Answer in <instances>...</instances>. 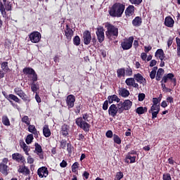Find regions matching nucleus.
<instances>
[{
  "label": "nucleus",
  "mask_w": 180,
  "mask_h": 180,
  "mask_svg": "<svg viewBox=\"0 0 180 180\" xmlns=\"http://www.w3.org/2000/svg\"><path fill=\"white\" fill-rule=\"evenodd\" d=\"M124 9H126L124 4L116 2L111 6L108 11V13L112 18H122Z\"/></svg>",
  "instance_id": "f257e3e1"
},
{
  "label": "nucleus",
  "mask_w": 180,
  "mask_h": 180,
  "mask_svg": "<svg viewBox=\"0 0 180 180\" xmlns=\"http://www.w3.org/2000/svg\"><path fill=\"white\" fill-rule=\"evenodd\" d=\"M88 117H89V115H88V113H85L82 115V117H77L75 120L77 126H78L79 129H82V130H84L85 133H89V129H91V124L86 122H89Z\"/></svg>",
  "instance_id": "f03ea898"
},
{
  "label": "nucleus",
  "mask_w": 180,
  "mask_h": 180,
  "mask_svg": "<svg viewBox=\"0 0 180 180\" xmlns=\"http://www.w3.org/2000/svg\"><path fill=\"white\" fill-rule=\"evenodd\" d=\"M105 27L107 29L105 32V36L109 40H116L117 36H119V28L117 27L110 24V22H106Z\"/></svg>",
  "instance_id": "7ed1b4c3"
},
{
  "label": "nucleus",
  "mask_w": 180,
  "mask_h": 180,
  "mask_svg": "<svg viewBox=\"0 0 180 180\" xmlns=\"http://www.w3.org/2000/svg\"><path fill=\"white\" fill-rule=\"evenodd\" d=\"M117 108H119V114L122 115L124 110H130L131 106H133V102L129 99L124 100V101H120L117 104Z\"/></svg>",
  "instance_id": "20e7f679"
},
{
  "label": "nucleus",
  "mask_w": 180,
  "mask_h": 180,
  "mask_svg": "<svg viewBox=\"0 0 180 180\" xmlns=\"http://www.w3.org/2000/svg\"><path fill=\"white\" fill-rule=\"evenodd\" d=\"M11 11H12V4H11V1H6V3L0 1V12L3 18H6V11L9 12Z\"/></svg>",
  "instance_id": "39448f33"
},
{
  "label": "nucleus",
  "mask_w": 180,
  "mask_h": 180,
  "mask_svg": "<svg viewBox=\"0 0 180 180\" xmlns=\"http://www.w3.org/2000/svg\"><path fill=\"white\" fill-rule=\"evenodd\" d=\"M134 37H129L128 39H124L121 43V47L123 50H130L133 47Z\"/></svg>",
  "instance_id": "423d86ee"
},
{
  "label": "nucleus",
  "mask_w": 180,
  "mask_h": 180,
  "mask_svg": "<svg viewBox=\"0 0 180 180\" xmlns=\"http://www.w3.org/2000/svg\"><path fill=\"white\" fill-rule=\"evenodd\" d=\"M29 39L32 43H39L41 39V34L37 31H34L29 34Z\"/></svg>",
  "instance_id": "0eeeda50"
},
{
  "label": "nucleus",
  "mask_w": 180,
  "mask_h": 180,
  "mask_svg": "<svg viewBox=\"0 0 180 180\" xmlns=\"http://www.w3.org/2000/svg\"><path fill=\"white\" fill-rule=\"evenodd\" d=\"M175 75L174 73H169L167 75H165L161 80L160 82H164V84H167L168 82V79H170L172 82H173L174 86H176V78H174Z\"/></svg>",
  "instance_id": "6e6552de"
},
{
  "label": "nucleus",
  "mask_w": 180,
  "mask_h": 180,
  "mask_svg": "<svg viewBox=\"0 0 180 180\" xmlns=\"http://www.w3.org/2000/svg\"><path fill=\"white\" fill-rule=\"evenodd\" d=\"M12 160L16 161V162H21L23 165L26 164V159L25 156L19 153H15L12 154Z\"/></svg>",
  "instance_id": "1a4fd4ad"
},
{
  "label": "nucleus",
  "mask_w": 180,
  "mask_h": 180,
  "mask_svg": "<svg viewBox=\"0 0 180 180\" xmlns=\"http://www.w3.org/2000/svg\"><path fill=\"white\" fill-rule=\"evenodd\" d=\"M82 39L84 44H85L86 46L91 44V41L92 40V35L91 34V32H89V30H85L83 32Z\"/></svg>",
  "instance_id": "9d476101"
},
{
  "label": "nucleus",
  "mask_w": 180,
  "mask_h": 180,
  "mask_svg": "<svg viewBox=\"0 0 180 180\" xmlns=\"http://www.w3.org/2000/svg\"><path fill=\"white\" fill-rule=\"evenodd\" d=\"M23 74L26 75H32V79L34 81H37V73L32 68H25L22 70Z\"/></svg>",
  "instance_id": "9b49d317"
},
{
  "label": "nucleus",
  "mask_w": 180,
  "mask_h": 180,
  "mask_svg": "<svg viewBox=\"0 0 180 180\" xmlns=\"http://www.w3.org/2000/svg\"><path fill=\"white\" fill-rule=\"evenodd\" d=\"M96 34L98 42L102 43L105 40V30H103V27H99L97 28Z\"/></svg>",
  "instance_id": "f8f14e48"
},
{
  "label": "nucleus",
  "mask_w": 180,
  "mask_h": 180,
  "mask_svg": "<svg viewBox=\"0 0 180 180\" xmlns=\"http://www.w3.org/2000/svg\"><path fill=\"white\" fill-rule=\"evenodd\" d=\"M66 103L68 109H72L75 106V96L70 94L67 96Z\"/></svg>",
  "instance_id": "ddd939ff"
},
{
  "label": "nucleus",
  "mask_w": 180,
  "mask_h": 180,
  "mask_svg": "<svg viewBox=\"0 0 180 180\" xmlns=\"http://www.w3.org/2000/svg\"><path fill=\"white\" fill-rule=\"evenodd\" d=\"M64 32L68 41H71L72 36H74V30H72V28L70 27V25H66V29Z\"/></svg>",
  "instance_id": "4468645a"
},
{
  "label": "nucleus",
  "mask_w": 180,
  "mask_h": 180,
  "mask_svg": "<svg viewBox=\"0 0 180 180\" xmlns=\"http://www.w3.org/2000/svg\"><path fill=\"white\" fill-rule=\"evenodd\" d=\"M14 92L15 94V95H18V96H19L20 98H21V99H22V101H27L28 97L27 95L26 94H25L23 92V90H22V89H20V87H15L14 89Z\"/></svg>",
  "instance_id": "2eb2a0df"
},
{
  "label": "nucleus",
  "mask_w": 180,
  "mask_h": 180,
  "mask_svg": "<svg viewBox=\"0 0 180 180\" xmlns=\"http://www.w3.org/2000/svg\"><path fill=\"white\" fill-rule=\"evenodd\" d=\"M117 113H119V108L115 104H112L108 108V115L112 117H116Z\"/></svg>",
  "instance_id": "dca6fc26"
},
{
  "label": "nucleus",
  "mask_w": 180,
  "mask_h": 180,
  "mask_svg": "<svg viewBox=\"0 0 180 180\" xmlns=\"http://www.w3.org/2000/svg\"><path fill=\"white\" fill-rule=\"evenodd\" d=\"M35 151L37 155L39 156L40 160H44V152L43 151V148H41V146L39 144V143H35Z\"/></svg>",
  "instance_id": "f3484780"
},
{
  "label": "nucleus",
  "mask_w": 180,
  "mask_h": 180,
  "mask_svg": "<svg viewBox=\"0 0 180 180\" xmlns=\"http://www.w3.org/2000/svg\"><path fill=\"white\" fill-rule=\"evenodd\" d=\"M37 174L39 178H47L49 176V169L46 167H41L38 169Z\"/></svg>",
  "instance_id": "a211bd4d"
},
{
  "label": "nucleus",
  "mask_w": 180,
  "mask_h": 180,
  "mask_svg": "<svg viewBox=\"0 0 180 180\" xmlns=\"http://www.w3.org/2000/svg\"><path fill=\"white\" fill-rule=\"evenodd\" d=\"M134 79H135V81H136V82H138L139 84H142V85H146V84H147V80L140 73L135 74L134 75Z\"/></svg>",
  "instance_id": "6ab92c4d"
},
{
  "label": "nucleus",
  "mask_w": 180,
  "mask_h": 180,
  "mask_svg": "<svg viewBox=\"0 0 180 180\" xmlns=\"http://www.w3.org/2000/svg\"><path fill=\"white\" fill-rule=\"evenodd\" d=\"M18 172H19V174H22L23 175H30V169L23 164L22 165L19 166Z\"/></svg>",
  "instance_id": "aec40b11"
},
{
  "label": "nucleus",
  "mask_w": 180,
  "mask_h": 180,
  "mask_svg": "<svg viewBox=\"0 0 180 180\" xmlns=\"http://www.w3.org/2000/svg\"><path fill=\"white\" fill-rule=\"evenodd\" d=\"M134 6L129 5L124 11L126 18H130V16H133V15H134Z\"/></svg>",
  "instance_id": "412c9836"
},
{
  "label": "nucleus",
  "mask_w": 180,
  "mask_h": 180,
  "mask_svg": "<svg viewBox=\"0 0 180 180\" xmlns=\"http://www.w3.org/2000/svg\"><path fill=\"white\" fill-rule=\"evenodd\" d=\"M118 94L120 96H122V98H127L130 95V91L126 88L121 87L119 88Z\"/></svg>",
  "instance_id": "4be33fe9"
},
{
  "label": "nucleus",
  "mask_w": 180,
  "mask_h": 180,
  "mask_svg": "<svg viewBox=\"0 0 180 180\" xmlns=\"http://www.w3.org/2000/svg\"><path fill=\"white\" fill-rule=\"evenodd\" d=\"M165 25L167 27H174V25H175V21L171 16H167L165 19Z\"/></svg>",
  "instance_id": "5701e85b"
},
{
  "label": "nucleus",
  "mask_w": 180,
  "mask_h": 180,
  "mask_svg": "<svg viewBox=\"0 0 180 180\" xmlns=\"http://www.w3.org/2000/svg\"><path fill=\"white\" fill-rule=\"evenodd\" d=\"M155 57L156 58H159L160 61H164V58H165V53H164V50L159 49L155 53Z\"/></svg>",
  "instance_id": "b1692460"
},
{
  "label": "nucleus",
  "mask_w": 180,
  "mask_h": 180,
  "mask_svg": "<svg viewBox=\"0 0 180 180\" xmlns=\"http://www.w3.org/2000/svg\"><path fill=\"white\" fill-rule=\"evenodd\" d=\"M70 131V126L64 124L63 125H62L61 127V129H60V134H62V136H63V137H67V136H68V133Z\"/></svg>",
  "instance_id": "393cba45"
},
{
  "label": "nucleus",
  "mask_w": 180,
  "mask_h": 180,
  "mask_svg": "<svg viewBox=\"0 0 180 180\" xmlns=\"http://www.w3.org/2000/svg\"><path fill=\"white\" fill-rule=\"evenodd\" d=\"M107 101H108L110 105L112 104L113 102H117V103H120V98H119V96H117V95L116 94L108 96Z\"/></svg>",
  "instance_id": "a878e982"
},
{
  "label": "nucleus",
  "mask_w": 180,
  "mask_h": 180,
  "mask_svg": "<svg viewBox=\"0 0 180 180\" xmlns=\"http://www.w3.org/2000/svg\"><path fill=\"white\" fill-rule=\"evenodd\" d=\"M36 82H37V80H34L33 79H31V90L34 94H36L39 89V84L36 83Z\"/></svg>",
  "instance_id": "bb28decb"
},
{
  "label": "nucleus",
  "mask_w": 180,
  "mask_h": 180,
  "mask_svg": "<svg viewBox=\"0 0 180 180\" xmlns=\"http://www.w3.org/2000/svg\"><path fill=\"white\" fill-rule=\"evenodd\" d=\"M28 131H30V133H32L35 139H37V137H39V131H37L34 125H32L30 124H28Z\"/></svg>",
  "instance_id": "cd10ccee"
},
{
  "label": "nucleus",
  "mask_w": 180,
  "mask_h": 180,
  "mask_svg": "<svg viewBox=\"0 0 180 180\" xmlns=\"http://www.w3.org/2000/svg\"><path fill=\"white\" fill-rule=\"evenodd\" d=\"M7 101H9V102H10V103H11L12 106H13V105H14V103L12 101H13L16 103H20V100L15 94H9V96H8V98Z\"/></svg>",
  "instance_id": "c85d7f7f"
},
{
  "label": "nucleus",
  "mask_w": 180,
  "mask_h": 180,
  "mask_svg": "<svg viewBox=\"0 0 180 180\" xmlns=\"http://www.w3.org/2000/svg\"><path fill=\"white\" fill-rule=\"evenodd\" d=\"M143 23V20L141 19V17L136 16L135 18L132 20V25L135 27H139L141 26V24Z\"/></svg>",
  "instance_id": "c756f323"
},
{
  "label": "nucleus",
  "mask_w": 180,
  "mask_h": 180,
  "mask_svg": "<svg viewBox=\"0 0 180 180\" xmlns=\"http://www.w3.org/2000/svg\"><path fill=\"white\" fill-rule=\"evenodd\" d=\"M9 166L7 165L0 164V172L6 176L9 172Z\"/></svg>",
  "instance_id": "7c9ffc66"
},
{
  "label": "nucleus",
  "mask_w": 180,
  "mask_h": 180,
  "mask_svg": "<svg viewBox=\"0 0 180 180\" xmlns=\"http://www.w3.org/2000/svg\"><path fill=\"white\" fill-rule=\"evenodd\" d=\"M66 151H68V157L72 155V153H74V146L71 144V142L67 143Z\"/></svg>",
  "instance_id": "2f4dec72"
},
{
  "label": "nucleus",
  "mask_w": 180,
  "mask_h": 180,
  "mask_svg": "<svg viewBox=\"0 0 180 180\" xmlns=\"http://www.w3.org/2000/svg\"><path fill=\"white\" fill-rule=\"evenodd\" d=\"M20 146L21 147V148H22L23 151L25 152V154L26 155H29V151H30V148L26 145V143L22 141L20 143Z\"/></svg>",
  "instance_id": "473e14b6"
},
{
  "label": "nucleus",
  "mask_w": 180,
  "mask_h": 180,
  "mask_svg": "<svg viewBox=\"0 0 180 180\" xmlns=\"http://www.w3.org/2000/svg\"><path fill=\"white\" fill-rule=\"evenodd\" d=\"M117 78L126 77V69L124 68H120L117 70Z\"/></svg>",
  "instance_id": "72a5a7b5"
},
{
  "label": "nucleus",
  "mask_w": 180,
  "mask_h": 180,
  "mask_svg": "<svg viewBox=\"0 0 180 180\" xmlns=\"http://www.w3.org/2000/svg\"><path fill=\"white\" fill-rule=\"evenodd\" d=\"M43 134L44 137H50L51 136V131L48 125H45L43 128Z\"/></svg>",
  "instance_id": "f704fd0d"
},
{
  "label": "nucleus",
  "mask_w": 180,
  "mask_h": 180,
  "mask_svg": "<svg viewBox=\"0 0 180 180\" xmlns=\"http://www.w3.org/2000/svg\"><path fill=\"white\" fill-rule=\"evenodd\" d=\"M136 113L138 115H144V113H147V107H138L136 109Z\"/></svg>",
  "instance_id": "c9c22d12"
},
{
  "label": "nucleus",
  "mask_w": 180,
  "mask_h": 180,
  "mask_svg": "<svg viewBox=\"0 0 180 180\" xmlns=\"http://www.w3.org/2000/svg\"><path fill=\"white\" fill-rule=\"evenodd\" d=\"M8 62H3L1 65V68L4 72H9L11 69H9V66L8 65Z\"/></svg>",
  "instance_id": "e433bc0d"
},
{
  "label": "nucleus",
  "mask_w": 180,
  "mask_h": 180,
  "mask_svg": "<svg viewBox=\"0 0 180 180\" xmlns=\"http://www.w3.org/2000/svg\"><path fill=\"white\" fill-rule=\"evenodd\" d=\"M164 74V69L159 68L157 72V75L155 77L156 81H161V78H162V75Z\"/></svg>",
  "instance_id": "4c0bfd02"
},
{
  "label": "nucleus",
  "mask_w": 180,
  "mask_h": 180,
  "mask_svg": "<svg viewBox=\"0 0 180 180\" xmlns=\"http://www.w3.org/2000/svg\"><path fill=\"white\" fill-rule=\"evenodd\" d=\"M135 81L136 80L134 79V77H129V78L126 79L125 84H126V85H127V86H129V88H131V86H133V84H134Z\"/></svg>",
  "instance_id": "58836bf2"
},
{
  "label": "nucleus",
  "mask_w": 180,
  "mask_h": 180,
  "mask_svg": "<svg viewBox=\"0 0 180 180\" xmlns=\"http://www.w3.org/2000/svg\"><path fill=\"white\" fill-rule=\"evenodd\" d=\"M2 123L4 126H11V121H9V118L7 115H3Z\"/></svg>",
  "instance_id": "ea45409f"
},
{
  "label": "nucleus",
  "mask_w": 180,
  "mask_h": 180,
  "mask_svg": "<svg viewBox=\"0 0 180 180\" xmlns=\"http://www.w3.org/2000/svg\"><path fill=\"white\" fill-rule=\"evenodd\" d=\"M78 168H79V163L78 162H75L72 165V172H74L75 174L78 172Z\"/></svg>",
  "instance_id": "a19ab883"
},
{
  "label": "nucleus",
  "mask_w": 180,
  "mask_h": 180,
  "mask_svg": "<svg viewBox=\"0 0 180 180\" xmlns=\"http://www.w3.org/2000/svg\"><path fill=\"white\" fill-rule=\"evenodd\" d=\"M73 44H75V46H79V44H81V38L79 36L76 35L73 38Z\"/></svg>",
  "instance_id": "79ce46f5"
},
{
  "label": "nucleus",
  "mask_w": 180,
  "mask_h": 180,
  "mask_svg": "<svg viewBox=\"0 0 180 180\" xmlns=\"http://www.w3.org/2000/svg\"><path fill=\"white\" fill-rule=\"evenodd\" d=\"M33 134H30L27 136L25 139V142L27 144H32V143H33Z\"/></svg>",
  "instance_id": "37998d69"
},
{
  "label": "nucleus",
  "mask_w": 180,
  "mask_h": 180,
  "mask_svg": "<svg viewBox=\"0 0 180 180\" xmlns=\"http://www.w3.org/2000/svg\"><path fill=\"white\" fill-rule=\"evenodd\" d=\"M113 141L115 144H122V139L117 134H113Z\"/></svg>",
  "instance_id": "c03bdc74"
},
{
  "label": "nucleus",
  "mask_w": 180,
  "mask_h": 180,
  "mask_svg": "<svg viewBox=\"0 0 180 180\" xmlns=\"http://www.w3.org/2000/svg\"><path fill=\"white\" fill-rule=\"evenodd\" d=\"M125 75L127 77H131L133 75V70L130 67L126 68Z\"/></svg>",
  "instance_id": "a18cd8bd"
},
{
  "label": "nucleus",
  "mask_w": 180,
  "mask_h": 180,
  "mask_svg": "<svg viewBox=\"0 0 180 180\" xmlns=\"http://www.w3.org/2000/svg\"><path fill=\"white\" fill-rule=\"evenodd\" d=\"M126 160H130V164H134V162H136V156L127 155Z\"/></svg>",
  "instance_id": "49530a36"
},
{
  "label": "nucleus",
  "mask_w": 180,
  "mask_h": 180,
  "mask_svg": "<svg viewBox=\"0 0 180 180\" xmlns=\"http://www.w3.org/2000/svg\"><path fill=\"white\" fill-rule=\"evenodd\" d=\"M21 121L22 123H25L27 126L30 124V120H29V117L27 115H25L22 119Z\"/></svg>",
  "instance_id": "de8ad7c7"
},
{
  "label": "nucleus",
  "mask_w": 180,
  "mask_h": 180,
  "mask_svg": "<svg viewBox=\"0 0 180 180\" xmlns=\"http://www.w3.org/2000/svg\"><path fill=\"white\" fill-rule=\"evenodd\" d=\"M60 148H61L63 150H65V147H67V144H68V143H67V140H65V139H62V140L60 141Z\"/></svg>",
  "instance_id": "09e8293b"
},
{
  "label": "nucleus",
  "mask_w": 180,
  "mask_h": 180,
  "mask_svg": "<svg viewBox=\"0 0 180 180\" xmlns=\"http://www.w3.org/2000/svg\"><path fill=\"white\" fill-rule=\"evenodd\" d=\"M123 176H124L123 172H118L115 175V180H120L123 178Z\"/></svg>",
  "instance_id": "8fccbe9b"
},
{
  "label": "nucleus",
  "mask_w": 180,
  "mask_h": 180,
  "mask_svg": "<svg viewBox=\"0 0 180 180\" xmlns=\"http://www.w3.org/2000/svg\"><path fill=\"white\" fill-rule=\"evenodd\" d=\"M146 99V94L144 93L139 94L138 95V101L139 102H143Z\"/></svg>",
  "instance_id": "3c124183"
},
{
  "label": "nucleus",
  "mask_w": 180,
  "mask_h": 180,
  "mask_svg": "<svg viewBox=\"0 0 180 180\" xmlns=\"http://www.w3.org/2000/svg\"><path fill=\"white\" fill-rule=\"evenodd\" d=\"M163 180H172V178L171 177V174L169 173H165L162 176Z\"/></svg>",
  "instance_id": "603ef678"
},
{
  "label": "nucleus",
  "mask_w": 180,
  "mask_h": 180,
  "mask_svg": "<svg viewBox=\"0 0 180 180\" xmlns=\"http://www.w3.org/2000/svg\"><path fill=\"white\" fill-rule=\"evenodd\" d=\"M130 4L132 5H140L141 2H143V0H129Z\"/></svg>",
  "instance_id": "864d4df0"
},
{
  "label": "nucleus",
  "mask_w": 180,
  "mask_h": 180,
  "mask_svg": "<svg viewBox=\"0 0 180 180\" xmlns=\"http://www.w3.org/2000/svg\"><path fill=\"white\" fill-rule=\"evenodd\" d=\"M158 109H160V105H153L150 108V109L149 110V113H151V112H154V110H158Z\"/></svg>",
  "instance_id": "5fc2aeb1"
},
{
  "label": "nucleus",
  "mask_w": 180,
  "mask_h": 180,
  "mask_svg": "<svg viewBox=\"0 0 180 180\" xmlns=\"http://www.w3.org/2000/svg\"><path fill=\"white\" fill-rule=\"evenodd\" d=\"M108 108H109V101L106 100L103 104V110H108Z\"/></svg>",
  "instance_id": "6e6d98bb"
},
{
  "label": "nucleus",
  "mask_w": 180,
  "mask_h": 180,
  "mask_svg": "<svg viewBox=\"0 0 180 180\" xmlns=\"http://www.w3.org/2000/svg\"><path fill=\"white\" fill-rule=\"evenodd\" d=\"M160 109H158L157 111H152V119H155V117H157V116L158 115V113H160Z\"/></svg>",
  "instance_id": "4d7b16f0"
},
{
  "label": "nucleus",
  "mask_w": 180,
  "mask_h": 180,
  "mask_svg": "<svg viewBox=\"0 0 180 180\" xmlns=\"http://www.w3.org/2000/svg\"><path fill=\"white\" fill-rule=\"evenodd\" d=\"M174 42V38L172 37H170L168 39L167 41V47L169 49L171 47V46H172V43Z\"/></svg>",
  "instance_id": "13d9d810"
},
{
  "label": "nucleus",
  "mask_w": 180,
  "mask_h": 180,
  "mask_svg": "<svg viewBox=\"0 0 180 180\" xmlns=\"http://www.w3.org/2000/svg\"><path fill=\"white\" fill-rule=\"evenodd\" d=\"M106 137H108V139H112V137H113V132L112 131V130H108L106 134H105Z\"/></svg>",
  "instance_id": "bf43d9fd"
},
{
  "label": "nucleus",
  "mask_w": 180,
  "mask_h": 180,
  "mask_svg": "<svg viewBox=\"0 0 180 180\" xmlns=\"http://www.w3.org/2000/svg\"><path fill=\"white\" fill-rule=\"evenodd\" d=\"M68 165V163H67V161L63 160L60 163V167L61 168H65Z\"/></svg>",
  "instance_id": "052dcab7"
},
{
  "label": "nucleus",
  "mask_w": 180,
  "mask_h": 180,
  "mask_svg": "<svg viewBox=\"0 0 180 180\" xmlns=\"http://www.w3.org/2000/svg\"><path fill=\"white\" fill-rule=\"evenodd\" d=\"M153 105H158L159 102H161V98H153Z\"/></svg>",
  "instance_id": "680f3d73"
},
{
  "label": "nucleus",
  "mask_w": 180,
  "mask_h": 180,
  "mask_svg": "<svg viewBox=\"0 0 180 180\" xmlns=\"http://www.w3.org/2000/svg\"><path fill=\"white\" fill-rule=\"evenodd\" d=\"M27 161L28 164H33V162H34V159H33V158H32V156H28Z\"/></svg>",
  "instance_id": "e2e57ef3"
},
{
  "label": "nucleus",
  "mask_w": 180,
  "mask_h": 180,
  "mask_svg": "<svg viewBox=\"0 0 180 180\" xmlns=\"http://www.w3.org/2000/svg\"><path fill=\"white\" fill-rule=\"evenodd\" d=\"M83 178H85V179H88L89 178V172L84 171L82 174Z\"/></svg>",
  "instance_id": "0e129e2a"
},
{
  "label": "nucleus",
  "mask_w": 180,
  "mask_h": 180,
  "mask_svg": "<svg viewBox=\"0 0 180 180\" xmlns=\"http://www.w3.org/2000/svg\"><path fill=\"white\" fill-rule=\"evenodd\" d=\"M77 140H79V141H84V140H85V136H84V134H79Z\"/></svg>",
  "instance_id": "69168bd1"
},
{
  "label": "nucleus",
  "mask_w": 180,
  "mask_h": 180,
  "mask_svg": "<svg viewBox=\"0 0 180 180\" xmlns=\"http://www.w3.org/2000/svg\"><path fill=\"white\" fill-rule=\"evenodd\" d=\"M141 58L143 60V61H146V60H147V53H142L141 54Z\"/></svg>",
  "instance_id": "338daca9"
},
{
  "label": "nucleus",
  "mask_w": 180,
  "mask_h": 180,
  "mask_svg": "<svg viewBox=\"0 0 180 180\" xmlns=\"http://www.w3.org/2000/svg\"><path fill=\"white\" fill-rule=\"evenodd\" d=\"M150 67H154L155 65H157V60H152L150 62Z\"/></svg>",
  "instance_id": "774afa93"
}]
</instances>
